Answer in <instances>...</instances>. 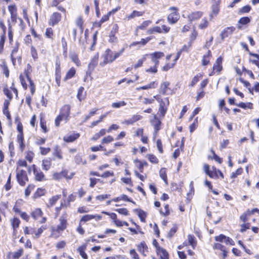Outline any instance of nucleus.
<instances>
[{"mask_svg": "<svg viewBox=\"0 0 259 259\" xmlns=\"http://www.w3.org/2000/svg\"><path fill=\"white\" fill-rule=\"evenodd\" d=\"M68 215L66 212H64L59 218L60 224L57 226L56 228H53V232H56L60 233L64 231L67 228Z\"/></svg>", "mask_w": 259, "mask_h": 259, "instance_id": "f257e3e1", "label": "nucleus"}, {"mask_svg": "<svg viewBox=\"0 0 259 259\" xmlns=\"http://www.w3.org/2000/svg\"><path fill=\"white\" fill-rule=\"evenodd\" d=\"M169 10L174 11L167 16V21L170 24H175L180 18L179 13L178 12V9L175 7L169 8Z\"/></svg>", "mask_w": 259, "mask_h": 259, "instance_id": "f03ea898", "label": "nucleus"}, {"mask_svg": "<svg viewBox=\"0 0 259 259\" xmlns=\"http://www.w3.org/2000/svg\"><path fill=\"white\" fill-rule=\"evenodd\" d=\"M16 178L18 183L22 186H24L28 180L26 172L22 169L20 170L17 169Z\"/></svg>", "mask_w": 259, "mask_h": 259, "instance_id": "7ed1b4c3", "label": "nucleus"}, {"mask_svg": "<svg viewBox=\"0 0 259 259\" xmlns=\"http://www.w3.org/2000/svg\"><path fill=\"white\" fill-rule=\"evenodd\" d=\"M169 100L168 98H165L163 99H161L159 102V108L158 112L160 113V115L162 117H164L165 115L167 107L169 106Z\"/></svg>", "mask_w": 259, "mask_h": 259, "instance_id": "20e7f679", "label": "nucleus"}, {"mask_svg": "<svg viewBox=\"0 0 259 259\" xmlns=\"http://www.w3.org/2000/svg\"><path fill=\"white\" fill-rule=\"evenodd\" d=\"M70 113V106L69 105H64L61 109L59 115L64 118L65 122H67L69 119V115Z\"/></svg>", "mask_w": 259, "mask_h": 259, "instance_id": "39448f33", "label": "nucleus"}, {"mask_svg": "<svg viewBox=\"0 0 259 259\" xmlns=\"http://www.w3.org/2000/svg\"><path fill=\"white\" fill-rule=\"evenodd\" d=\"M19 47V44L18 42H16L15 46L14 47L13 50H12L11 54V59L14 65H15L16 60L18 59V61L21 60V57L20 56L17 57L16 54L18 52Z\"/></svg>", "mask_w": 259, "mask_h": 259, "instance_id": "423d86ee", "label": "nucleus"}, {"mask_svg": "<svg viewBox=\"0 0 259 259\" xmlns=\"http://www.w3.org/2000/svg\"><path fill=\"white\" fill-rule=\"evenodd\" d=\"M68 171L66 170H63L60 172H55L53 175V179L55 180H59L63 178H65L68 179H71L72 178L73 175L72 174L71 176H67Z\"/></svg>", "mask_w": 259, "mask_h": 259, "instance_id": "0eeeda50", "label": "nucleus"}, {"mask_svg": "<svg viewBox=\"0 0 259 259\" xmlns=\"http://www.w3.org/2000/svg\"><path fill=\"white\" fill-rule=\"evenodd\" d=\"M61 18V15L60 13L55 12L54 13L52 16H51L50 19L49 20V24L52 26H54L55 24H57L60 20Z\"/></svg>", "mask_w": 259, "mask_h": 259, "instance_id": "6e6552de", "label": "nucleus"}, {"mask_svg": "<svg viewBox=\"0 0 259 259\" xmlns=\"http://www.w3.org/2000/svg\"><path fill=\"white\" fill-rule=\"evenodd\" d=\"M235 30V28L233 26L228 27L224 29L221 33L222 41H223L225 38L231 35Z\"/></svg>", "mask_w": 259, "mask_h": 259, "instance_id": "1a4fd4ad", "label": "nucleus"}, {"mask_svg": "<svg viewBox=\"0 0 259 259\" xmlns=\"http://www.w3.org/2000/svg\"><path fill=\"white\" fill-rule=\"evenodd\" d=\"M113 52L110 49H107L104 55V62L105 64L112 63L113 61H114V58L113 57Z\"/></svg>", "mask_w": 259, "mask_h": 259, "instance_id": "9d476101", "label": "nucleus"}, {"mask_svg": "<svg viewBox=\"0 0 259 259\" xmlns=\"http://www.w3.org/2000/svg\"><path fill=\"white\" fill-rule=\"evenodd\" d=\"M101 215L98 214H87L82 216L80 222H86L92 219H95L96 221H99L102 219Z\"/></svg>", "mask_w": 259, "mask_h": 259, "instance_id": "9b49d317", "label": "nucleus"}, {"mask_svg": "<svg viewBox=\"0 0 259 259\" xmlns=\"http://www.w3.org/2000/svg\"><path fill=\"white\" fill-rule=\"evenodd\" d=\"M203 15V12L196 11L192 12L188 16V19L190 21H196L200 19Z\"/></svg>", "mask_w": 259, "mask_h": 259, "instance_id": "f8f14e48", "label": "nucleus"}, {"mask_svg": "<svg viewBox=\"0 0 259 259\" xmlns=\"http://www.w3.org/2000/svg\"><path fill=\"white\" fill-rule=\"evenodd\" d=\"M118 27L117 24H115L112 29L111 30L109 34V41L111 42H115L117 40V38L115 36V33L118 31Z\"/></svg>", "mask_w": 259, "mask_h": 259, "instance_id": "ddd939ff", "label": "nucleus"}, {"mask_svg": "<svg viewBox=\"0 0 259 259\" xmlns=\"http://www.w3.org/2000/svg\"><path fill=\"white\" fill-rule=\"evenodd\" d=\"M151 124L154 126L156 132L160 130L161 122L158 118L156 115H154V118L151 120Z\"/></svg>", "mask_w": 259, "mask_h": 259, "instance_id": "4468645a", "label": "nucleus"}, {"mask_svg": "<svg viewBox=\"0 0 259 259\" xmlns=\"http://www.w3.org/2000/svg\"><path fill=\"white\" fill-rule=\"evenodd\" d=\"M33 174L35 176V179L38 181H43L46 180L44 173L39 170L36 169H33Z\"/></svg>", "mask_w": 259, "mask_h": 259, "instance_id": "2eb2a0df", "label": "nucleus"}, {"mask_svg": "<svg viewBox=\"0 0 259 259\" xmlns=\"http://www.w3.org/2000/svg\"><path fill=\"white\" fill-rule=\"evenodd\" d=\"M137 247L139 252L144 256L146 255L145 253L148 251V248L145 242H141Z\"/></svg>", "mask_w": 259, "mask_h": 259, "instance_id": "dca6fc26", "label": "nucleus"}, {"mask_svg": "<svg viewBox=\"0 0 259 259\" xmlns=\"http://www.w3.org/2000/svg\"><path fill=\"white\" fill-rule=\"evenodd\" d=\"M47 227L46 225H45V226H41L36 231H35V229H34V232H33V233L32 235V237L34 239L38 238L40 237L41 233L43 232V231L44 230H45L46 229H47Z\"/></svg>", "mask_w": 259, "mask_h": 259, "instance_id": "f3484780", "label": "nucleus"}, {"mask_svg": "<svg viewBox=\"0 0 259 259\" xmlns=\"http://www.w3.org/2000/svg\"><path fill=\"white\" fill-rule=\"evenodd\" d=\"M98 54L95 55L93 59H92L91 62L89 64V69L90 71V72L92 71L95 67L98 64Z\"/></svg>", "mask_w": 259, "mask_h": 259, "instance_id": "a211bd4d", "label": "nucleus"}, {"mask_svg": "<svg viewBox=\"0 0 259 259\" xmlns=\"http://www.w3.org/2000/svg\"><path fill=\"white\" fill-rule=\"evenodd\" d=\"M17 142L19 144V148L21 151L25 148V145L24 143V136L22 134H18L17 136Z\"/></svg>", "mask_w": 259, "mask_h": 259, "instance_id": "6ab92c4d", "label": "nucleus"}, {"mask_svg": "<svg viewBox=\"0 0 259 259\" xmlns=\"http://www.w3.org/2000/svg\"><path fill=\"white\" fill-rule=\"evenodd\" d=\"M212 12L210 14L209 16L210 18H212L213 16H217L220 11V6L219 4L218 3H215L214 4H213L212 7Z\"/></svg>", "mask_w": 259, "mask_h": 259, "instance_id": "aec40b11", "label": "nucleus"}, {"mask_svg": "<svg viewBox=\"0 0 259 259\" xmlns=\"http://www.w3.org/2000/svg\"><path fill=\"white\" fill-rule=\"evenodd\" d=\"M52 165L51 158H46L42 161V168L44 170H48Z\"/></svg>", "mask_w": 259, "mask_h": 259, "instance_id": "412c9836", "label": "nucleus"}, {"mask_svg": "<svg viewBox=\"0 0 259 259\" xmlns=\"http://www.w3.org/2000/svg\"><path fill=\"white\" fill-rule=\"evenodd\" d=\"M79 134L78 133L73 134L68 136L64 137L63 139L66 142H72L76 140L79 137Z\"/></svg>", "mask_w": 259, "mask_h": 259, "instance_id": "4be33fe9", "label": "nucleus"}, {"mask_svg": "<svg viewBox=\"0 0 259 259\" xmlns=\"http://www.w3.org/2000/svg\"><path fill=\"white\" fill-rule=\"evenodd\" d=\"M87 245L85 244L82 245L77 248V251L83 259H88V256L84 250H85Z\"/></svg>", "mask_w": 259, "mask_h": 259, "instance_id": "5701e85b", "label": "nucleus"}, {"mask_svg": "<svg viewBox=\"0 0 259 259\" xmlns=\"http://www.w3.org/2000/svg\"><path fill=\"white\" fill-rule=\"evenodd\" d=\"M169 85L170 83L168 81H164L162 83L159 89L160 93L163 95L166 94Z\"/></svg>", "mask_w": 259, "mask_h": 259, "instance_id": "b1692460", "label": "nucleus"}, {"mask_svg": "<svg viewBox=\"0 0 259 259\" xmlns=\"http://www.w3.org/2000/svg\"><path fill=\"white\" fill-rule=\"evenodd\" d=\"M222 63V58L221 57H220L217 59L215 63L213 65V69L216 70L218 72L221 71L222 69V67L221 66Z\"/></svg>", "mask_w": 259, "mask_h": 259, "instance_id": "393cba45", "label": "nucleus"}, {"mask_svg": "<svg viewBox=\"0 0 259 259\" xmlns=\"http://www.w3.org/2000/svg\"><path fill=\"white\" fill-rule=\"evenodd\" d=\"M60 196L59 195H55L51 197L49 200V202L47 203V205L48 207H51L54 206L57 201L60 199Z\"/></svg>", "mask_w": 259, "mask_h": 259, "instance_id": "a878e982", "label": "nucleus"}, {"mask_svg": "<svg viewBox=\"0 0 259 259\" xmlns=\"http://www.w3.org/2000/svg\"><path fill=\"white\" fill-rule=\"evenodd\" d=\"M43 212L40 208H36L31 212V216L34 220H37L40 217H41Z\"/></svg>", "mask_w": 259, "mask_h": 259, "instance_id": "bb28decb", "label": "nucleus"}, {"mask_svg": "<svg viewBox=\"0 0 259 259\" xmlns=\"http://www.w3.org/2000/svg\"><path fill=\"white\" fill-rule=\"evenodd\" d=\"M53 155L57 157L59 159H62L63 157L61 155V150L58 145H56L54 147V152Z\"/></svg>", "mask_w": 259, "mask_h": 259, "instance_id": "cd10ccee", "label": "nucleus"}, {"mask_svg": "<svg viewBox=\"0 0 259 259\" xmlns=\"http://www.w3.org/2000/svg\"><path fill=\"white\" fill-rule=\"evenodd\" d=\"M157 86V83L156 81H152L150 82L149 84L141 87L140 88H137L138 90H148L150 89H154L156 88Z\"/></svg>", "mask_w": 259, "mask_h": 259, "instance_id": "c85d7f7f", "label": "nucleus"}, {"mask_svg": "<svg viewBox=\"0 0 259 259\" xmlns=\"http://www.w3.org/2000/svg\"><path fill=\"white\" fill-rule=\"evenodd\" d=\"M23 253V249L20 248L15 252H10L9 255H11L14 259H18L22 255Z\"/></svg>", "mask_w": 259, "mask_h": 259, "instance_id": "c756f323", "label": "nucleus"}, {"mask_svg": "<svg viewBox=\"0 0 259 259\" xmlns=\"http://www.w3.org/2000/svg\"><path fill=\"white\" fill-rule=\"evenodd\" d=\"M158 254L160 257L161 259H168V252L163 248H159L158 250Z\"/></svg>", "mask_w": 259, "mask_h": 259, "instance_id": "7c9ffc66", "label": "nucleus"}, {"mask_svg": "<svg viewBox=\"0 0 259 259\" xmlns=\"http://www.w3.org/2000/svg\"><path fill=\"white\" fill-rule=\"evenodd\" d=\"M76 72V70L74 67L71 68L67 72L66 75L64 78V80H68L73 77Z\"/></svg>", "mask_w": 259, "mask_h": 259, "instance_id": "2f4dec72", "label": "nucleus"}, {"mask_svg": "<svg viewBox=\"0 0 259 259\" xmlns=\"http://www.w3.org/2000/svg\"><path fill=\"white\" fill-rule=\"evenodd\" d=\"M211 56V52L209 50L207 52V54L204 55L202 60V65L204 66L207 65L209 63V57Z\"/></svg>", "mask_w": 259, "mask_h": 259, "instance_id": "473e14b6", "label": "nucleus"}, {"mask_svg": "<svg viewBox=\"0 0 259 259\" xmlns=\"http://www.w3.org/2000/svg\"><path fill=\"white\" fill-rule=\"evenodd\" d=\"M151 38L150 37H147L146 38H142L140 41H135L132 43L130 45V47L132 46H135L137 45L138 44H142V45L144 46L150 40Z\"/></svg>", "mask_w": 259, "mask_h": 259, "instance_id": "72a5a7b5", "label": "nucleus"}, {"mask_svg": "<svg viewBox=\"0 0 259 259\" xmlns=\"http://www.w3.org/2000/svg\"><path fill=\"white\" fill-rule=\"evenodd\" d=\"M106 134V130L105 129H101L100 132L96 133L92 138L93 141H96L99 139L101 136H103Z\"/></svg>", "mask_w": 259, "mask_h": 259, "instance_id": "f704fd0d", "label": "nucleus"}, {"mask_svg": "<svg viewBox=\"0 0 259 259\" xmlns=\"http://www.w3.org/2000/svg\"><path fill=\"white\" fill-rule=\"evenodd\" d=\"M159 175L160 178L164 181L166 184H167V176L166 174V169L162 168L159 171Z\"/></svg>", "mask_w": 259, "mask_h": 259, "instance_id": "c9c22d12", "label": "nucleus"}, {"mask_svg": "<svg viewBox=\"0 0 259 259\" xmlns=\"http://www.w3.org/2000/svg\"><path fill=\"white\" fill-rule=\"evenodd\" d=\"M11 223H12V225L13 229H14V232L16 231V229L19 227L20 223V220L18 218H14L12 220Z\"/></svg>", "mask_w": 259, "mask_h": 259, "instance_id": "e433bc0d", "label": "nucleus"}, {"mask_svg": "<svg viewBox=\"0 0 259 259\" xmlns=\"http://www.w3.org/2000/svg\"><path fill=\"white\" fill-rule=\"evenodd\" d=\"M143 12L137 11H134L130 15L127 16L128 20L133 19L136 17H140L142 16Z\"/></svg>", "mask_w": 259, "mask_h": 259, "instance_id": "4c0bfd02", "label": "nucleus"}, {"mask_svg": "<svg viewBox=\"0 0 259 259\" xmlns=\"http://www.w3.org/2000/svg\"><path fill=\"white\" fill-rule=\"evenodd\" d=\"M237 106L240 107V108H242L243 109H246V108H248V109H251L252 108V104L251 103H243V102H241L239 104H236Z\"/></svg>", "mask_w": 259, "mask_h": 259, "instance_id": "58836bf2", "label": "nucleus"}, {"mask_svg": "<svg viewBox=\"0 0 259 259\" xmlns=\"http://www.w3.org/2000/svg\"><path fill=\"white\" fill-rule=\"evenodd\" d=\"M188 240L189 244L192 246L194 249L196 245V242L195 239V237L193 235H189L188 236Z\"/></svg>", "mask_w": 259, "mask_h": 259, "instance_id": "ea45409f", "label": "nucleus"}, {"mask_svg": "<svg viewBox=\"0 0 259 259\" xmlns=\"http://www.w3.org/2000/svg\"><path fill=\"white\" fill-rule=\"evenodd\" d=\"M209 22L206 18L202 19L201 23L199 25V28L201 29H204L207 27Z\"/></svg>", "mask_w": 259, "mask_h": 259, "instance_id": "a19ab883", "label": "nucleus"}, {"mask_svg": "<svg viewBox=\"0 0 259 259\" xmlns=\"http://www.w3.org/2000/svg\"><path fill=\"white\" fill-rule=\"evenodd\" d=\"M70 57L71 60L77 66L80 65V62L78 58L77 55L75 53L70 54Z\"/></svg>", "mask_w": 259, "mask_h": 259, "instance_id": "79ce46f5", "label": "nucleus"}, {"mask_svg": "<svg viewBox=\"0 0 259 259\" xmlns=\"http://www.w3.org/2000/svg\"><path fill=\"white\" fill-rule=\"evenodd\" d=\"M13 31H12V27L10 21L8 20V37L10 42L13 41Z\"/></svg>", "mask_w": 259, "mask_h": 259, "instance_id": "37998d69", "label": "nucleus"}, {"mask_svg": "<svg viewBox=\"0 0 259 259\" xmlns=\"http://www.w3.org/2000/svg\"><path fill=\"white\" fill-rule=\"evenodd\" d=\"M126 103L124 101H122L118 102L113 103L111 106L113 108H119L122 106L126 105Z\"/></svg>", "mask_w": 259, "mask_h": 259, "instance_id": "c03bdc74", "label": "nucleus"}, {"mask_svg": "<svg viewBox=\"0 0 259 259\" xmlns=\"http://www.w3.org/2000/svg\"><path fill=\"white\" fill-rule=\"evenodd\" d=\"M4 94L8 97V98L11 100L13 98V95L12 91L7 88H5L3 90Z\"/></svg>", "mask_w": 259, "mask_h": 259, "instance_id": "a18cd8bd", "label": "nucleus"}, {"mask_svg": "<svg viewBox=\"0 0 259 259\" xmlns=\"http://www.w3.org/2000/svg\"><path fill=\"white\" fill-rule=\"evenodd\" d=\"M98 110V108H95V109H93V110H92L90 113H89L88 115H86L84 119V121L83 122H85L87 121V120H88L91 116L94 115L96 113V112Z\"/></svg>", "mask_w": 259, "mask_h": 259, "instance_id": "49530a36", "label": "nucleus"}, {"mask_svg": "<svg viewBox=\"0 0 259 259\" xmlns=\"http://www.w3.org/2000/svg\"><path fill=\"white\" fill-rule=\"evenodd\" d=\"M151 23V21L150 20L145 21L139 26H138V28L142 30H144Z\"/></svg>", "mask_w": 259, "mask_h": 259, "instance_id": "de8ad7c7", "label": "nucleus"}, {"mask_svg": "<svg viewBox=\"0 0 259 259\" xmlns=\"http://www.w3.org/2000/svg\"><path fill=\"white\" fill-rule=\"evenodd\" d=\"M8 10L11 14V15L17 14V8L15 5H11L8 7Z\"/></svg>", "mask_w": 259, "mask_h": 259, "instance_id": "09e8293b", "label": "nucleus"}, {"mask_svg": "<svg viewBox=\"0 0 259 259\" xmlns=\"http://www.w3.org/2000/svg\"><path fill=\"white\" fill-rule=\"evenodd\" d=\"M202 76V74L197 75L195 76L192 78L190 85L191 87H193L194 85H195V84L199 81V78H201Z\"/></svg>", "mask_w": 259, "mask_h": 259, "instance_id": "8fccbe9b", "label": "nucleus"}, {"mask_svg": "<svg viewBox=\"0 0 259 259\" xmlns=\"http://www.w3.org/2000/svg\"><path fill=\"white\" fill-rule=\"evenodd\" d=\"M138 216L140 218L141 221L143 222H145V219L146 217V213L142 210H140L138 211Z\"/></svg>", "mask_w": 259, "mask_h": 259, "instance_id": "3c124183", "label": "nucleus"}, {"mask_svg": "<svg viewBox=\"0 0 259 259\" xmlns=\"http://www.w3.org/2000/svg\"><path fill=\"white\" fill-rule=\"evenodd\" d=\"M40 150V153L42 155H46L47 154H48L50 151L51 149L50 148H45L43 147H39Z\"/></svg>", "mask_w": 259, "mask_h": 259, "instance_id": "603ef678", "label": "nucleus"}, {"mask_svg": "<svg viewBox=\"0 0 259 259\" xmlns=\"http://www.w3.org/2000/svg\"><path fill=\"white\" fill-rule=\"evenodd\" d=\"M150 56L153 58H155L157 59L161 58L164 56V54L162 52H157L151 54Z\"/></svg>", "mask_w": 259, "mask_h": 259, "instance_id": "864d4df0", "label": "nucleus"}, {"mask_svg": "<svg viewBox=\"0 0 259 259\" xmlns=\"http://www.w3.org/2000/svg\"><path fill=\"white\" fill-rule=\"evenodd\" d=\"M147 157L148 159L151 162L153 163H157L158 162V160L155 155L153 154H149Z\"/></svg>", "mask_w": 259, "mask_h": 259, "instance_id": "5fc2aeb1", "label": "nucleus"}, {"mask_svg": "<svg viewBox=\"0 0 259 259\" xmlns=\"http://www.w3.org/2000/svg\"><path fill=\"white\" fill-rule=\"evenodd\" d=\"M251 10V7L249 5H247L242 7L239 11L240 14L248 13Z\"/></svg>", "mask_w": 259, "mask_h": 259, "instance_id": "6e6d98bb", "label": "nucleus"}, {"mask_svg": "<svg viewBox=\"0 0 259 259\" xmlns=\"http://www.w3.org/2000/svg\"><path fill=\"white\" fill-rule=\"evenodd\" d=\"M243 171V169L242 168H238L235 172H233L232 173L231 178L232 179H234L237 177L238 175L241 174Z\"/></svg>", "mask_w": 259, "mask_h": 259, "instance_id": "4d7b16f0", "label": "nucleus"}, {"mask_svg": "<svg viewBox=\"0 0 259 259\" xmlns=\"http://www.w3.org/2000/svg\"><path fill=\"white\" fill-rule=\"evenodd\" d=\"M239 80L244 85L245 87L248 89L250 93H252L253 89H250V83L248 81H245L242 78H240Z\"/></svg>", "mask_w": 259, "mask_h": 259, "instance_id": "13d9d810", "label": "nucleus"}, {"mask_svg": "<svg viewBox=\"0 0 259 259\" xmlns=\"http://www.w3.org/2000/svg\"><path fill=\"white\" fill-rule=\"evenodd\" d=\"M250 21V20L249 18L247 17H243L240 19L239 23L243 25H245L248 23Z\"/></svg>", "mask_w": 259, "mask_h": 259, "instance_id": "bf43d9fd", "label": "nucleus"}, {"mask_svg": "<svg viewBox=\"0 0 259 259\" xmlns=\"http://www.w3.org/2000/svg\"><path fill=\"white\" fill-rule=\"evenodd\" d=\"M45 35L47 37L49 38H53V30L51 28H48L46 29Z\"/></svg>", "mask_w": 259, "mask_h": 259, "instance_id": "052dcab7", "label": "nucleus"}, {"mask_svg": "<svg viewBox=\"0 0 259 259\" xmlns=\"http://www.w3.org/2000/svg\"><path fill=\"white\" fill-rule=\"evenodd\" d=\"M212 247L213 249L220 250L222 251H224V249L225 248L224 246L219 243H214Z\"/></svg>", "mask_w": 259, "mask_h": 259, "instance_id": "680f3d73", "label": "nucleus"}, {"mask_svg": "<svg viewBox=\"0 0 259 259\" xmlns=\"http://www.w3.org/2000/svg\"><path fill=\"white\" fill-rule=\"evenodd\" d=\"M34 156V153L31 151H28L27 152L25 156L26 159L29 162H31Z\"/></svg>", "mask_w": 259, "mask_h": 259, "instance_id": "e2e57ef3", "label": "nucleus"}, {"mask_svg": "<svg viewBox=\"0 0 259 259\" xmlns=\"http://www.w3.org/2000/svg\"><path fill=\"white\" fill-rule=\"evenodd\" d=\"M227 237L224 235L221 234L214 237L215 240L218 242H223L226 240Z\"/></svg>", "mask_w": 259, "mask_h": 259, "instance_id": "0e129e2a", "label": "nucleus"}, {"mask_svg": "<svg viewBox=\"0 0 259 259\" xmlns=\"http://www.w3.org/2000/svg\"><path fill=\"white\" fill-rule=\"evenodd\" d=\"M34 186L32 185H29L25 189V195L26 196H28L31 191L33 190Z\"/></svg>", "mask_w": 259, "mask_h": 259, "instance_id": "69168bd1", "label": "nucleus"}, {"mask_svg": "<svg viewBox=\"0 0 259 259\" xmlns=\"http://www.w3.org/2000/svg\"><path fill=\"white\" fill-rule=\"evenodd\" d=\"M113 138L111 136H108L105 138H104L102 140V143H109L113 141Z\"/></svg>", "mask_w": 259, "mask_h": 259, "instance_id": "338daca9", "label": "nucleus"}, {"mask_svg": "<svg viewBox=\"0 0 259 259\" xmlns=\"http://www.w3.org/2000/svg\"><path fill=\"white\" fill-rule=\"evenodd\" d=\"M34 232V228H28V227H25L24 228V232L25 235L27 234H31L33 235Z\"/></svg>", "mask_w": 259, "mask_h": 259, "instance_id": "774afa93", "label": "nucleus"}]
</instances>
